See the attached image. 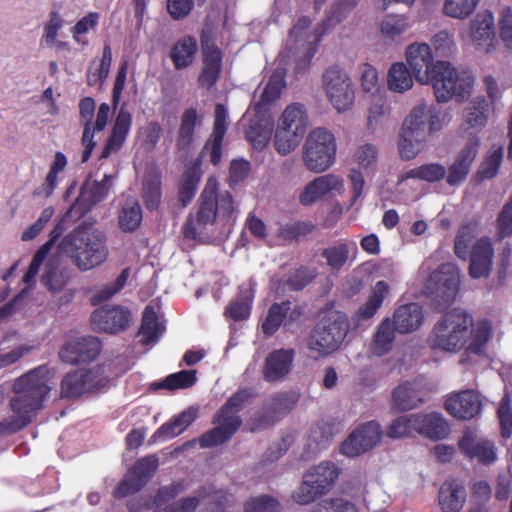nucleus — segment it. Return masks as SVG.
<instances>
[{
    "label": "nucleus",
    "mask_w": 512,
    "mask_h": 512,
    "mask_svg": "<svg viewBox=\"0 0 512 512\" xmlns=\"http://www.w3.org/2000/svg\"><path fill=\"white\" fill-rule=\"evenodd\" d=\"M431 47L426 43L410 44L406 50V60L415 79L423 84H431L438 102L455 99L463 102L471 95L474 77L467 70H459L447 61L433 63Z\"/></svg>",
    "instance_id": "1"
},
{
    "label": "nucleus",
    "mask_w": 512,
    "mask_h": 512,
    "mask_svg": "<svg viewBox=\"0 0 512 512\" xmlns=\"http://www.w3.org/2000/svg\"><path fill=\"white\" fill-rule=\"evenodd\" d=\"M53 374L47 364L39 365L14 380L9 400L12 415L0 422V431L15 434L29 426L44 407Z\"/></svg>",
    "instance_id": "2"
},
{
    "label": "nucleus",
    "mask_w": 512,
    "mask_h": 512,
    "mask_svg": "<svg viewBox=\"0 0 512 512\" xmlns=\"http://www.w3.org/2000/svg\"><path fill=\"white\" fill-rule=\"evenodd\" d=\"M238 209L230 191H219V182L210 176L199 196L195 215L190 214L183 225V236L197 240L209 225L217 220L226 224L235 220Z\"/></svg>",
    "instance_id": "3"
},
{
    "label": "nucleus",
    "mask_w": 512,
    "mask_h": 512,
    "mask_svg": "<svg viewBox=\"0 0 512 512\" xmlns=\"http://www.w3.org/2000/svg\"><path fill=\"white\" fill-rule=\"evenodd\" d=\"M105 233L94 221L84 220L64 235L58 251L68 257L81 272L92 270L103 264L109 255Z\"/></svg>",
    "instance_id": "4"
},
{
    "label": "nucleus",
    "mask_w": 512,
    "mask_h": 512,
    "mask_svg": "<svg viewBox=\"0 0 512 512\" xmlns=\"http://www.w3.org/2000/svg\"><path fill=\"white\" fill-rule=\"evenodd\" d=\"M445 115L434 107L424 104L415 106L401 127L398 150L401 159H414L423 149L428 136L439 132L444 125Z\"/></svg>",
    "instance_id": "5"
},
{
    "label": "nucleus",
    "mask_w": 512,
    "mask_h": 512,
    "mask_svg": "<svg viewBox=\"0 0 512 512\" xmlns=\"http://www.w3.org/2000/svg\"><path fill=\"white\" fill-rule=\"evenodd\" d=\"M472 315L461 308L446 312L434 325L427 343L433 350L456 353L462 350L467 342Z\"/></svg>",
    "instance_id": "6"
},
{
    "label": "nucleus",
    "mask_w": 512,
    "mask_h": 512,
    "mask_svg": "<svg viewBox=\"0 0 512 512\" xmlns=\"http://www.w3.org/2000/svg\"><path fill=\"white\" fill-rule=\"evenodd\" d=\"M308 127V115L302 104L288 105L278 119L273 145L280 155L294 151L301 143Z\"/></svg>",
    "instance_id": "7"
},
{
    "label": "nucleus",
    "mask_w": 512,
    "mask_h": 512,
    "mask_svg": "<svg viewBox=\"0 0 512 512\" xmlns=\"http://www.w3.org/2000/svg\"><path fill=\"white\" fill-rule=\"evenodd\" d=\"M349 329L344 314L337 313L322 319L311 331L307 345L315 358L326 357L339 349Z\"/></svg>",
    "instance_id": "8"
},
{
    "label": "nucleus",
    "mask_w": 512,
    "mask_h": 512,
    "mask_svg": "<svg viewBox=\"0 0 512 512\" xmlns=\"http://www.w3.org/2000/svg\"><path fill=\"white\" fill-rule=\"evenodd\" d=\"M338 477L339 469L333 462H322L305 472L302 482L292 493V499L299 505L311 504L326 495Z\"/></svg>",
    "instance_id": "9"
},
{
    "label": "nucleus",
    "mask_w": 512,
    "mask_h": 512,
    "mask_svg": "<svg viewBox=\"0 0 512 512\" xmlns=\"http://www.w3.org/2000/svg\"><path fill=\"white\" fill-rule=\"evenodd\" d=\"M336 141L334 135L325 128L312 130L303 147V162L312 172L326 171L335 160Z\"/></svg>",
    "instance_id": "10"
},
{
    "label": "nucleus",
    "mask_w": 512,
    "mask_h": 512,
    "mask_svg": "<svg viewBox=\"0 0 512 512\" xmlns=\"http://www.w3.org/2000/svg\"><path fill=\"white\" fill-rule=\"evenodd\" d=\"M109 383L101 365L89 369H75L64 375L60 383V395L65 399H76L85 393L100 391Z\"/></svg>",
    "instance_id": "11"
},
{
    "label": "nucleus",
    "mask_w": 512,
    "mask_h": 512,
    "mask_svg": "<svg viewBox=\"0 0 512 512\" xmlns=\"http://www.w3.org/2000/svg\"><path fill=\"white\" fill-rule=\"evenodd\" d=\"M459 285L458 267L453 263H443L430 274L426 293L438 307H446L455 300Z\"/></svg>",
    "instance_id": "12"
},
{
    "label": "nucleus",
    "mask_w": 512,
    "mask_h": 512,
    "mask_svg": "<svg viewBox=\"0 0 512 512\" xmlns=\"http://www.w3.org/2000/svg\"><path fill=\"white\" fill-rule=\"evenodd\" d=\"M323 87L338 112H345L354 103L355 94L347 73L338 66H331L323 74Z\"/></svg>",
    "instance_id": "13"
},
{
    "label": "nucleus",
    "mask_w": 512,
    "mask_h": 512,
    "mask_svg": "<svg viewBox=\"0 0 512 512\" xmlns=\"http://www.w3.org/2000/svg\"><path fill=\"white\" fill-rule=\"evenodd\" d=\"M159 461L156 455H148L138 459L129 469L124 479L113 490L116 499H123L139 492L152 478L158 469Z\"/></svg>",
    "instance_id": "14"
},
{
    "label": "nucleus",
    "mask_w": 512,
    "mask_h": 512,
    "mask_svg": "<svg viewBox=\"0 0 512 512\" xmlns=\"http://www.w3.org/2000/svg\"><path fill=\"white\" fill-rule=\"evenodd\" d=\"M90 321L94 331L116 334L129 327L131 313L122 306L106 305L93 311Z\"/></svg>",
    "instance_id": "15"
},
{
    "label": "nucleus",
    "mask_w": 512,
    "mask_h": 512,
    "mask_svg": "<svg viewBox=\"0 0 512 512\" xmlns=\"http://www.w3.org/2000/svg\"><path fill=\"white\" fill-rule=\"evenodd\" d=\"M102 350V343L96 336H81L65 343L59 350V358L67 364L90 363Z\"/></svg>",
    "instance_id": "16"
},
{
    "label": "nucleus",
    "mask_w": 512,
    "mask_h": 512,
    "mask_svg": "<svg viewBox=\"0 0 512 512\" xmlns=\"http://www.w3.org/2000/svg\"><path fill=\"white\" fill-rule=\"evenodd\" d=\"M381 426L376 421L361 424L342 443L341 452L349 457L359 456L372 449L381 439Z\"/></svg>",
    "instance_id": "17"
},
{
    "label": "nucleus",
    "mask_w": 512,
    "mask_h": 512,
    "mask_svg": "<svg viewBox=\"0 0 512 512\" xmlns=\"http://www.w3.org/2000/svg\"><path fill=\"white\" fill-rule=\"evenodd\" d=\"M201 499H209V512H225L229 502V495L223 490H214L212 487H203L198 496L185 497L169 505L165 512H194Z\"/></svg>",
    "instance_id": "18"
},
{
    "label": "nucleus",
    "mask_w": 512,
    "mask_h": 512,
    "mask_svg": "<svg viewBox=\"0 0 512 512\" xmlns=\"http://www.w3.org/2000/svg\"><path fill=\"white\" fill-rule=\"evenodd\" d=\"M479 146L480 140L478 136H472L468 139L453 163L449 166L448 170H446V181L450 186L460 185L466 180L478 154Z\"/></svg>",
    "instance_id": "19"
},
{
    "label": "nucleus",
    "mask_w": 512,
    "mask_h": 512,
    "mask_svg": "<svg viewBox=\"0 0 512 512\" xmlns=\"http://www.w3.org/2000/svg\"><path fill=\"white\" fill-rule=\"evenodd\" d=\"M69 217V211L57 220L54 227L49 233V239L36 251L34 254L32 261L28 267V270L23 276V282L28 287H33L36 283V276L39 273L40 267L42 266L44 260L47 255L50 253L51 249L55 245V243L62 237L64 232L68 228L67 218Z\"/></svg>",
    "instance_id": "20"
},
{
    "label": "nucleus",
    "mask_w": 512,
    "mask_h": 512,
    "mask_svg": "<svg viewBox=\"0 0 512 512\" xmlns=\"http://www.w3.org/2000/svg\"><path fill=\"white\" fill-rule=\"evenodd\" d=\"M446 411L456 419L470 420L482 409L479 395L471 389L449 395L445 401Z\"/></svg>",
    "instance_id": "21"
},
{
    "label": "nucleus",
    "mask_w": 512,
    "mask_h": 512,
    "mask_svg": "<svg viewBox=\"0 0 512 512\" xmlns=\"http://www.w3.org/2000/svg\"><path fill=\"white\" fill-rule=\"evenodd\" d=\"M215 118L212 133L206 140L202 154H208L211 164L217 166L222 158V143L227 131L228 111L225 105H215Z\"/></svg>",
    "instance_id": "22"
},
{
    "label": "nucleus",
    "mask_w": 512,
    "mask_h": 512,
    "mask_svg": "<svg viewBox=\"0 0 512 512\" xmlns=\"http://www.w3.org/2000/svg\"><path fill=\"white\" fill-rule=\"evenodd\" d=\"M274 126V120L270 110H261L254 107V115L250 120L246 131V138L256 150H263L268 145Z\"/></svg>",
    "instance_id": "23"
},
{
    "label": "nucleus",
    "mask_w": 512,
    "mask_h": 512,
    "mask_svg": "<svg viewBox=\"0 0 512 512\" xmlns=\"http://www.w3.org/2000/svg\"><path fill=\"white\" fill-rule=\"evenodd\" d=\"M132 125V115L124 103L115 118L110 135L101 152V159L108 158L112 153L118 152L124 145Z\"/></svg>",
    "instance_id": "24"
},
{
    "label": "nucleus",
    "mask_w": 512,
    "mask_h": 512,
    "mask_svg": "<svg viewBox=\"0 0 512 512\" xmlns=\"http://www.w3.org/2000/svg\"><path fill=\"white\" fill-rule=\"evenodd\" d=\"M494 249L490 238L478 239L471 249L469 274L478 279L488 277L492 268Z\"/></svg>",
    "instance_id": "25"
},
{
    "label": "nucleus",
    "mask_w": 512,
    "mask_h": 512,
    "mask_svg": "<svg viewBox=\"0 0 512 512\" xmlns=\"http://www.w3.org/2000/svg\"><path fill=\"white\" fill-rule=\"evenodd\" d=\"M460 451L469 459H477L484 465L496 460L494 444L486 439H478L471 432H466L458 443Z\"/></svg>",
    "instance_id": "26"
},
{
    "label": "nucleus",
    "mask_w": 512,
    "mask_h": 512,
    "mask_svg": "<svg viewBox=\"0 0 512 512\" xmlns=\"http://www.w3.org/2000/svg\"><path fill=\"white\" fill-rule=\"evenodd\" d=\"M293 359V349H278L269 353L263 367L264 379L277 382L285 378L290 373Z\"/></svg>",
    "instance_id": "27"
},
{
    "label": "nucleus",
    "mask_w": 512,
    "mask_h": 512,
    "mask_svg": "<svg viewBox=\"0 0 512 512\" xmlns=\"http://www.w3.org/2000/svg\"><path fill=\"white\" fill-rule=\"evenodd\" d=\"M344 188L343 180L334 174H326L308 183L299 196L300 203L310 205L331 191Z\"/></svg>",
    "instance_id": "28"
},
{
    "label": "nucleus",
    "mask_w": 512,
    "mask_h": 512,
    "mask_svg": "<svg viewBox=\"0 0 512 512\" xmlns=\"http://www.w3.org/2000/svg\"><path fill=\"white\" fill-rule=\"evenodd\" d=\"M198 409L189 407L163 423L152 435L154 442L172 439L184 432L197 418Z\"/></svg>",
    "instance_id": "29"
},
{
    "label": "nucleus",
    "mask_w": 512,
    "mask_h": 512,
    "mask_svg": "<svg viewBox=\"0 0 512 512\" xmlns=\"http://www.w3.org/2000/svg\"><path fill=\"white\" fill-rule=\"evenodd\" d=\"M222 52L215 46L203 48V68L198 76V85L207 90L212 89L221 74Z\"/></svg>",
    "instance_id": "30"
},
{
    "label": "nucleus",
    "mask_w": 512,
    "mask_h": 512,
    "mask_svg": "<svg viewBox=\"0 0 512 512\" xmlns=\"http://www.w3.org/2000/svg\"><path fill=\"white\" fill-rule=\"evenodd\" d=\"M141 195L147 210L155 211L162 200V174L159 167L151 165L142 180Z\"/></svg>",
    "instance_id": "31"
},
{
    "label": "nucleus",
    "mask_w": 512,
    "mask_h": 512,
    "mask_svg": "<svg viewBox=\"0 0 512 512\" xmlns=\"http://www.w3.org/2000/svg\"><path fill=\"white\" fill-rule=\"evenodd\" d=\"M424 401L419 385L406 381L393 390L391 407L395 412H405L417 408Z\"/></svg>",
    "instance_id": "32"
},
{
    "label": "nucleus",
    "mask_w": 512,
    "mask_h": 512,
    "mask_svg": "<svg viewBox=\"0 0 512 512\" xmlns=\"http://www.w3.org/2000/svg\"><path fill=\"white\" fill-rule=\"evenodd\" d=\"M471 38L479 49L491 51L495 39L494 17L490 11L478 13L471 22Z\"/></svg>",
    "instance_id": "33"
},
{
    "label": "nucleus",
    "mask_w": 512,
    "mask_h": 512,
    "mask_svg": "<svg viewBox=\"0 0 512 512\" xmlns=\"http://www.w3.org/2000/svg\"><path fill=\"white\" fill-rule=\"evenodd\" d=\"M95 101L92 97H84L79 102V115L83 125L82 145L84 150L82 153L81 161L87 162L96 146L93 140V116L95 112Z\"/></svg>",
    "instance_id": "34"
},
{
    "label": "nucleus",
    "mask_w": 512,
    "mask_h": 512,
    "mask_svg": "<svg viewBox=\"0 0 512 512\" xmlns=\"http://www.w3.org/2000/svg\"><path fill=\"white\" fill-rule=\"evenodd\" d=\"M424 321L422 308L417 303L397 307L393 314V326L401 334L411 333L421 327Z\"/></svg>",
    "instance_id": "35"
},
{
    "label": "nucleus",
    "mask_w": 512,
    "mask_h": 512,
    "mask_svg": "<svg viewBox=\"0 0 512 512\" xmlns=\"http://www.w3.org/2000/svg\"><path fill=\"white\" fill-rule=\"evenodd\" d=\"M416 433L432 440H441L450 433V426L442 414L432 412L416 414Z\"/></svg>",
    "instance_id": "36"
},
{
    "label": "nucleus",
    "mask_w": 512,
    "mask_h": 512,
    "mask_svg": "<svg viewBox=\"0 0 512 512\" xmlns=\"http://www.w3.org/2000/svg\"><path fill=\"white\" fill-rule=\"evenodd\" d=\"M71 274L72 270L70 268L60 267L58 256H52L45 263L41 282L49 291L60 292L70 281Z\"/></svg>",
    "instance_id": "37"
},
{
    "label": "nucleus",
    "mask_w": 512,
    "mask_h": 512,
    "mask_svg": "<svg viewBox=\"0 0 512 512\" xmlns=\"http://www.w3.org/2000/svg\"><path fill=\"white\" fill-rule=\"evenodd\" d=\"M202 177L201 162L196 160L188 164L183 172L178 188V201L186 207L193 200Z\"/></svg>",
    "instance_id": "38"
},
{
    "label": "nucleus",
    "mask_w": 512,
    "mask_h": 512,
    "mask_svg": "<svg viewBox=\"0 0 512 512\" xmlns=\"http://www.w3.org/2000/svg\"><path fill=\"white\" fill-rule=\"evenodd\" d=\"M464 485L455 479L446 480L439 490V504L443 511H461L466 501Z\"/></svg>",
    "instance_id": "39"
},
{
    "label": "nucleus",
    "mask_w": 512,
    "mask_h": 512,
    "mask_svg": "<svg viewBox=\"0 0 512 512\" xmlns=\"http://www.w3.org/2000/svg\"><path fill=\"white\" fill-rule=\"evenodd\" d=\"M389 294L390 286L386 281L380 280L376 282L366 302L355 312L354 317L356 321L360 322L372 319Z\"/></svg>",
    "instance_id": "40"
},
{
    "label": "nucleus",
    "mask_w": 512,
    "mask_h": 512,
    "mask_svg": "<svg viewBox=\"0 0 512 512\" xmlns=\"http://www.w3.org/2000/svg\"><path fill=\"white\" fill-rule=\"evenodd\" d=\"M198 52L195 37L186 35L178 39L171 48L170 58L176 70H182L193 64Z\"/></svg>",
    "instance_id": "41"
},
{
    "label": "nucleus",
    "mask_w": 512,
    "mask_h": 512,
    "mask_svg": "<svg viewBox=\"0 0 512 512\" xmlns=\"http://www.w3.org/2000/svg\"><path fill=\"white\" fill-rule=\"evenodd\" d=\"M254 296L255 290L251 284L241 285L236 298L226 307L224 315L234 321L248 319Z\"/></svg>",
    "instance_id": "42"
},
{
    "label": "nucleus",
    "mask_w": 512,
    "mask_h": 512,
    "mask_svg": "<svg viewBox=\"0 0 512 512\" xmlns=\"http://www.w3.org/2000/svg\"><path fill=\"white\" fill-rule=\"evenodd\" d=\"M201 124L197 110L193 107L184 110L180 119V126L176 137L178 151L188 152L194 142V134L197 125Z\"/></svg>",
    "instance_id": "43"
},
{
    "label": "nucleus",
    "mask_w": 512,
    "mask_h": 512,
    "mask_svg": "<svg viewBox=\"0 0 512 512\" xmlns=\"http://www.w3.org/2000/svg\"><path fill=\"white\" fill-rule=\"evenodd\" d=\"M359 0H333L329 11L317 28L319 36L345 20L358 6Z\"/></svg>",
    "instance_id": "44"
},
{
    "label": "nucleus",
    "mask_w": 512,
    "mask_h": 512,
    "mask_svg": "<svg viewBox=\"0 0 512 512\" xmlns=\"http://www.w3.org/2000/svg\"><path fill=\"white\" fill-rule=\"evenodd\" d=\"M492 322L489 319H480L472 322L469 328L468 342L465 346L466 352L480 355L484 347L492 337Z\"/></svg>",
    "instance_id": "45"
},
{
    "label": "nucleus",
    "mask_w": 512,
    "mask_h": 512,
    "mask_svg": "<svg viewBox=\"0 0 512 512\" xmlns=\"http://www.w3.org/2000/svg\"><path fill=\"white\" fill-rule=\"evenodd\" d=\"M164 331L165 326L159 321L154 306L147 305L144 308L139 329V334L142 336L141 343L143 345H149L157 342Z\"/></svg>",
    "instance_id": "46"
},
{
    "label": "nucleus",
    "mask_w": 512,
    "mask_h": 512,
    "mask_svg": "<svg viewBox=\"0 0 512 512\" xmlns=\"http://www.w3.org/2000/svg\"><path fill=\"white\" fill-rule=\"evenodd\" d=\"M446 176V168L440 163H427L404 171L398 175V183L415 179L429 183L440 182Z\"/></svg>",
    "instance_id": "47"
},
{
    "label": "nucleus",
    "mask_w": 512,
    "mask_h": 512,
    "mask_svg": "<svg viewBox=\"0 0 512 512\" xmlns=\"http://www.w3.org/2000/svg\"><path fill=\"white\" fill-rule=\"evenodd\" d=\"M317 276V271L305 265L290 269L283 278L279 280V286L283 290L298 292L307 287Z\"/></svg>",
    "instance_id": "48"
},
{
    "label": "nucleus",
    "mask_w": 512,
    "mask_h": 512,
    "mask_svg": "<svg viewBox=\"0 0 512 512\" xmlns=\"http://www.w3.org/2000/svg\"><path fill=\"white\" fill-rule=\"evenodd\" d=\"M397 329L393 326L390 318H385L377 327L371 343V352L376 356L387 354L393 347L395 332Z\"/></svg>",
    "instance_id": "49"
},
{
    "label": "nucleus",
    "mask_w": 512,
    "mask_h": 512,
    "mask_svg": "<svg viewBox=\"0 0 512 512\" xmlns=\"http://www.w3.org/2000/svg\"><path fill=\"white\" fill-rule=\"evenodd\" d=\"M285 73L280 70L274 71L264 87L259 102L254 107H260L261 110H270V105L278 100L282 90L285 87Z\"/></svg>",
    "instance_id": "50"
},
{
    "label": "nucleus",
    "mask_w": 512,
    "mask_h": 512,
    "mask_svg": "<svg viewBox=\"0 0 512 512\" xmlns=\"http://www.w3.org/2000/svg\"><path fill=\"white\" fill-rule=\"evenodd\" d=\"M291 310V301L273 303L268 310L267 316L262 323V332L266 336L274 335L283 324L288 312Z\"/></svg>",
    "instance_id": "51"
},
{
    "label": "nucleus",
    "mask_w": 512,
    "mask_h": 512,
    "mask_svg": "<svg viewBox=\"0 0 512 512\" xmlns=\"http://www.w3.org/2000/svg\"><path fill=\"white\" fill-rule=\"evenodd\" d=\"M112 178V175L105 174L101 181H93L89 186L86 185L81 189L80 198L87 203V208H91L107 197L112 187Z\"/></svg>",
    "instance_id": "52"
},
{
    "label": "nucleus",
    "mask_w": 512,
    "mask_h": 512,
    "mask_svg": "<svg viewBox=\"0 0 512 512\" xmlns=\"http://www.w3.org/2000/svg\"><path fill=\"white\" fill-rule=\"evenodd\" d=\"M387 84L392 91H407L413 86L412 73L403 62H396L389 68Z\"/></svg>",
    "instance_id": "53"
},
{
    "label": "nucleus",
    "mask_w": 512,
    "mask_h": 512,
    "mask_svg": "<svg viewBox=\"0 0 512 512\" xmlns=\"http://www.w3.org/2000/svg\"><path fill=\"white\" fill-rule=\"evenodd\" d=\"M489 114V103L484 97H476L466 108L465 122L470 128L482 129L486 126Z\"/></svg>",
    "instance_id": "54"
},
{
    "label": "nucleus",
    "mask_w": 512,
    "mask_h": 512,
    "mask_svg": "<svg viewBox=\"0 0 512 512\" xmlns=\"http://www.w3.org/2000/svg\"><path fill=\"white\" fill-rule=\"evenodd\" d=\"M197 381L195 370H181L176 373H172L165 377L159 383H155L158 389H167L169 391H175L178 389H187L192 387Z\"/></svg>",
    "instance_id": "55"
},
{
    "label": "nucleus",
    "mask_w": 512,
    "mask_h": 512,
    "mask_svg": "<svg viewBox=\"0 0 512 512\" xmlns=\"http://www.w3.org/2000/svg\"><path fill=\"white\" fill-rule=\"evenodd\" d=\"M142 222V209L137 201L127 202L119 212V227L124 232L135 231Z\"/></svg>",
    "instance_id": "56"
},
{
    "label": "nucleus",
    "mask_w": 512,
    "mask_h": 512,
    "mask_svg": "<svg viewBox=\"0 0 512 512\" xmlns=\"http://www.w3.org/2000/svg\"><path fill=\"white\" fill-rule=\"evenodd\" d=\"M410 27L408 18L404 15H386L380 23L382 35L390 40L401 37Z\"/></svg>",
    "instance_id": "57"
},
{
    "label": "nucleus",
    "mask_w": 512,
    "mask_h": 512,
    "mask_svg": "<svg viewBox=\"0 0 512 512\" xmlns=\"http://www.w3.org/2000/svg\"><path fill=\"white\" fill-rule=\"evenodd\" d=\"M350 249L347 243L338 242L332 246L324 248L321 257L326 260V264L335 271L341 270L349 259Z\"/></svg>",
    "instance_id": "58"
},
{
    "label": "nucleus",
    "mask_w": 512,
    "mask_h": 512,
    "mask_svg": "<svg viewBox=\"0 0 512 512\" xmlns=\"http://www.w3.org/2000/svg\"><path fill=\"white\" fill-rule=\"evenodd\" d=\"M112 64V50L109 44L103 48L102 58L99 66L93 71L91 67L87 71V84L88 86H96L103 84L107 79L110 67Z\"/></svg>",
    "instance_id": "59"
},
{
    "label": "nucleus",
    "mask_w": 512,
    "mask_h": 512,
    "mask_svg": "<svg viewBox=\"0 0 512 512\" xmlns=\"http://www.w3.org/2000/svg\"><path fill=\"white\" fill-rule=\"evenodd\" d=\"M416 414L404 415L392 421L387 429V436L393 439H399L411 436L416 433Z\"/></svg>",
    "instance_id": "60"
},
{
    "label": "nucleus",
    "mask_w": 512,
    "mask_h": 512,
    "mask_svg": "<svg viewBox=\"0 0 512 512\" xmlns=\"http://www.w3.org/2000/svg\"><path fill=\"white\" fill-rule=\"evenodd\" d=\"M212 423L220 425L230 436L233 437L241 427L242 420L238 413L228 408L225 409V406H221L214 415Z\"/></svg>",
    "instance_id": "61"
},
{
    "label": "nucleus",
    "mask_w": 512,
    "mask_h": 512,
    "mask_svg": "<svg viewBox=\"0 0 512 512\" xmlns=\"http://www.w3.org/2000/svg\"><path fill=\"white\" fill-rule=\"evenodd\" d=\"M281 504L270 495L251 498L244 505V512H280Z\"/></svg>",
    "instance_id": "62"
},
{
    "label": "nucleus",
    "mask_w": 512,
    "mask_h": 512,
    "mask_svg": "<svg viewBox=\"0 0 512 512\" xmlns=\"http://www.w3.org/2000/svg\"><path fill=\"white\" fill-rule=\"evenodd\" d=\"M312 512H359L355 504L343 498H330L317 503Z\"/></svg>",
    "instance_id": "63"
},
{
    "label": "nucleus",
    "mask_w": 512,
    "mask_h": 512,
    "mask_svg": "<svg viewBox=\"0 0 512 512\" xmlns=\"http://www.w3.org/2000/svg\"><path fill=\"white\" fill-rule=\"evenodd\" d=\"M497 236L500 240L512 236V193L496 219Z\"/></svg>",
    "instance_id": "64"
}]
</instances>
